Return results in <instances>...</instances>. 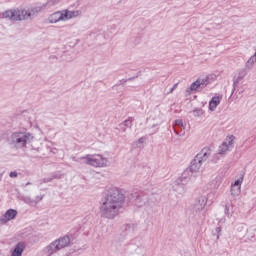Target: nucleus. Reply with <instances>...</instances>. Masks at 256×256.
Returning <instances> with one entry per match:
<instances>
[{
	"label": "nucleus",
	"mask_w": 256,
	"mask_h": 256,
	"mask_svg": "<svg viewBox=\"0 0 256 256\" xmlns=\"http://www.w3.org/2000/svg\"><path fill=\"white\" fill-rule=\"evenodd\" d=\"M219 155H221V154L217 153L214 155V157L212 159L213 163H217V161H219Z\"/></svg>",
	"instance_id": "7c9ffc66"
},
{
	"label": "nucleus",
	"mask_w": 256,
	"mask_h": 256,
	"mask_svg": "<svg viewBox=\"0 0 256 256\" xmlns=\"http://www.w3.org/2000/svg\"><path fill=\"white\" fill-rule=\"evenodd\" d=\"M64 21H69L70 19H75L77 17H81V11L79 10H69V9H64L62 10Z\"/></svg>",
	"instance_id": "ddd939ff"
},
{
	"label": "nucleus",
	"mask_w": 256,
	"mask_h": 256,
	"mask_svg": "<svg viewBox=\"0 0 256 256\" xmlns=\"http://www.w3.org/2000/svg\"><path fill=\"white\" fill-rule=\"evenodd\" d=\"M53 179H59V177H58L57 175H54V176H52V177H50V178H44V179H43V183H51V181H52Z\"/></svg>",
	"instance_id": "a878e982"
},
{
	"label": "nucleus",
	"mask_w": 256,
	"mask_h": 256,
	"mask_svg": "<svg viewBox=\"0 0 256 256\" xmlns=\"http://www.w3.org/2000/svg\"><path fill=\"white\" fill-rule=\"evenodd\" d=\"M256 63V54H254L253 56H251L248 61L245 64V67L251 71V69H253L254 65Z\"/></svg>",
	"instance_id": "6ab92c4d"
},
{
	"label": "nucleus",
	"mask_w": 256,
	"mask_h": 256,
	"mask_svg": "<svg viewBox=\"0 0 256 256\" xmlns=\"http://www.w3.org/2000/svg\"><path fill=\"white\" fill-rule=\"evenodd\" d=\"M201 167H203V164L200 163V161L195 156L194 159L191 161L189 170L191 171V173H199Z\"/></svg>",
	"instance_id": "2eb2a0df"
},
{
	"label": "nucleus",
	"mask_w": 256,
	"mask_h": 256,
	"mask_svg": "<svg viewBox=\"0 0 256 256\" xmlns=\"http://www.w3.org/2000/svg\"><path fill=\"white\" fill-rule=\"evenodd\" d=\"M191 170L188 168L186 170L183 171V173L181 174V176L175 180L174 182V191H178L177 187H180V189L182 191H180L179 193H184L185 192V185L188 184L189 181H191Z\"/></svg>",
	"instance_id": "423d86ee"
},
{
	"label": "nucleus",
	"mask_w": 256,
	"mask_h": 256,
	"mask_svg": "<svg viewBox=\"0 0 256 256\" xmlns=\"http://www.w3.org/2000/svg\"><path fill=\"white\" fill-rule=\"evenodd\" d=\"M206 206H207V197L200 196L196 199L193 209L196 213H198V211H203V209H205Z\"/></svg>",
	"instance_id": "f8f14e48"
},
{
	"label": "nucleus",
	"mask_w": 256,
	"mask_h": 256,
	"mask_svg": "<svg viewBox=\"0 0 256 256\" xmlns=\"http://www.w3.org/2000/svg\"><path fill=\"white\" fill-rule=\"evenodd\" d=\"M125 205V194L118 188H111L100 205L102 219H115Z\"/></svg>",
	"instance_id": "f257e3e1"
},
{
	"label": "nucleus",
	"mask_w": 256,
	"mask_h": 256,
	"mask_svg": "<svg viewBox=\"0 0 256 256\" xmlns=\"http://www.w3.org/2000/svg\"><path fill=\"white\" fill-rule=\"evenodd\" d=\"M243 183V175L240 176L239 179H237L233 184H231L232 186L234 187H240L241 188V185Z\"/></svg>",
	"instance_id": "393cba45"
},
{
	"label": "nucleus",
	"mask_w": 256,
	"mask_h": 256,
	"mask_svg": "<svg viewBox=\"0 0 256 256\" xmlns=\"http://www.w3.org/2000/svg\"><path fill=\"white\" fill-rule=\"evenodd\" d=\"M193 113H194V117H203L205 112L201 108H196L193 110Z\"/></svg>",
	"instance_id": "b1692460"
},
{
	"label": "nucleus",
	"mask_w": 256,
	"mask_h": 256,
	"mask_svg": "<svg viewBox=\"0 0 256 256\" xmlns=\"http://www.w3.org/2000/svg\"><path fill=\"white\" fill-rule=\"evenodd\" d=\"M225 215H229V206H225V210H224Z\"/></svg>",
	"instance_id": "72a5a7b5"
},
{
	"label": "nucleus",
	"mask_w": 256,
	"mask_h": 256,
	"mask_svg": "<svg viewBox=\"0 0 256 256\" xmlns=\"http://www.w3.org/2000/svg\"><path fill=\"white\" fill-rule=\"evenodd\" d=\"M195 157L203 165V163H207V160L211 157V149L205 147Z\"/></svg>",
	"instance_id": "9b49d317"
},
{
	"label": "nucleus",
	"mask_w": 256,
	"mask_h": 256,
	"mask_svg": "<svg viewBox=\"0 0 256 256\" xmlns=\"http://www.w3.org/2000/svg\"><path fill=\"white\" fill-rule=\"evenodd\" d=\"M9 177H11L12 179L17 177V172L16 171L10 172Z\"/></svg>",
	"instance_id": "473e14b6"
},
{
	"label": "nucleus",
	"mask_w": 256,
	"mask_h": 256,
	"mask_svg": "<svg viewBox=\"0 0 256 256\" xmlns=\"http://www.w3.org/2000/svg\"><path fill=\"white\" fill-rule=\"evenodd\" d=\"M235 141V136L231 135L226 138V141L223 142L218 149V155H225L227 151L233 149V142Z\"/></svg>",
	"instance_id": "6e6552de"
},
{
	"label": "nucleus",
	"mask_w": 256,
	"mask_h": 256,
	"mask_svg": "<svg viewBox=\"0 0 256 256\" xmlns=\"http://www.w3.org/2000/svg\"><path fill=\"white\" fill-rule=\"evenodd\" d=\"M175 125L177 127H182L183 129H185V126H183V120H176Z\"/></svg>",
	"instance_id": "c85d7f7f"
},
{
	"label": "nucleus",
	"mask_w": 256,
	"mask_h": 256,
	"mask_svg": "<svg viewBox=\"0 0 256 256\" xmlns=\"http://www.w3.org/2000/svg\"><path fill=\"white\" fill-rule=\"evenodd\" d=\"M72 160H74L76 163H79V160H85L86 165H91L92 167H107L109 163V160L107 158H103L101 155H96L93 157L91 155H86L78 159L73 157Z\"/></svg>",
	"instance_id": "39448f33"
},
{
	"label": "nucleus",
	"mask_w": 256,
	"mask_h": 256,
	"mask_svg": "<svg viewBox=\"0 0 256 256\" xmlns=\"http://www.w3.org/2000/svg\"><path fill=\"white\" fill-rule=\"evenodd\" d=\"M133 121H135V118L133 117H128L126 120H124L119 127H126L128 129H131L133 127Z\"/></svg>",
	"instance_id": "a211bd4d"
},
{
	"label": "nucleus",
	"mask_w": 256,
	"mask_h": 256,
	"mask_svg": "<svg viewBox=\"0 0 256 256\" xmlns=\"http://www.w3.org/2000/svg\"><path fill=\"white\" fill-rule=\"evenodd\" d=\"M61 3V0H48L46 4H44V7H55V5H59Z\"/></svg>",
	"instance_id": "4be33fe9"
},
{
	"label": "nucleus",
	"mask_w": 256,
	"mask_h": 256,
	"mask_svg": "<svg viewBox=\"0 0 256 256\" xmlns=\"http://www.w3.org/2000/svg\"><path fill=\"white\" fill-rule=\"evenodd\" d=\"M215 231H216V233H217L216 239L219 240V238L221 237V231H222L221 226L217 227V228L215 229Z\"/></svg>",
	"instance_id": "bb28decb"
},
{
	"label": "nucleus",
	"mask_w": 256,
	"mask_h": 256,
	"mask_svg": "<svg viewBox=\"0 0 256 256\" xmlns=\"http://www.w3.org/2000/svg\"><path fill=\"white\" fill-rule=\"evenodd\" d=\"M145 139L144 138H139L138 143H144Z\"/></svg>",
	"instance_id": "4c0bfd02"
},
{
	"label": "nucleus",
	"mask_w": 256,
	"mask_h": 256,
	"mask_svg": "<svg viewBox=\"0 0 256 256\" xmlns=\"http://www.w3.org/2000/svg\"><path fill=\"white\" fill-rule=\"evenodd\" d=\"M209 83V77H205L203 79L198 78L195 82H193L189 88L186 89V96L187 95H191V93H193V91H197V89H199V87L201 89H205V87L207 86V84Z\"/></svg>",
	"instance_id": "0eeeda50"
},
{
	"label": "nucleus",
	"mask_w": 256,
	"mask_h": 256,
	"mask_svg": "<svg viewBox=\"0 0 256 256\" xmlns=\"http://www.w3.org/2000/svg\"><path fill=\"white\" fill-rule=\"evenodd\" d=\"M48 23H50L51 25L55 24V23H59L60 21H65L64 20V16H63V10L60 11H56L52 14H50L47 18Z\"/></svg>",
	"instance_id": "9d476101"
},
{
	"label": "nucleus",
	"mask_w": 256,
	"mask_h": 256,
	"mask_svg": "<svg viewBox=\"0 0 256 256\" xmlns=\"http://www.w3.org/2000/svg\"><path fill=\"white\" fill-rule=\"evenodd\" d=\"M27 185H31V182H27V183H26V186H27Z\"/></svg>",
	"instance_id": "ea45409f"
},
{
	"label": "nucleus",
	"mask_w": 256,
	"mask_h": 256,
	"mask_svg": "<svg viewBox=\"0 0 256 256\" xmlns=\"http://www.w3.org/2000/svg\"><path fill=\"white\" fill-rule=\"evenodd\" d=\"M21 201H23L24 203H26V205H35V204H34V200L31 199L29 196H22V197H21Z\"/></svg>",
	"instance_id": "5701e85b"
},
{
	"label": "nucleus",
	"mask_w": 256,
	"mask_h": 256,
	"mask_svg": "<svg viewBox=\"0 0 256 256\" xmlns=\"http://www.w3.org/2000/svg\"><path fill=\"white\" fill-rule=\"evenodd\" d=\"M222 96H214L212 99L209 101V110L210 111H215L217 107L219 106V103H221Z\"/></svg>",
	"instance_id": "dca6fc26"
},
{
	"label": "nucleus",
	"mask_w": 256,
	"mask_h": 256,
	"mask_svg": "<svg viewBox=\"0 0 256 256\" xmlns=\"http://www.w3.org/2000/svg\"><path fill=\"white\" fill-rule=\"evenodd\" d=\"M249 71H250L249 68H247L246 66L245 68H242L238 71V76L233 80L234 89L237 87V85H239L240 81H243V79L247 77V73H249Z\"/></svg>",
	"instance_id": "4468645a"
},
{
	"label": "nucleus",
	"mask_w": 256,
	"mask_h": 256,
	"mask_svg": "<svg viewBox=\"0 0 256 256\" xmlns=\"http://www.w3.org/2000/svg\"><path fill=\"white\" fill-rule=\"evenodd\" d=\"M125 83H127V79L120 80V85H125Z\"/></svg>",
	"instance_id": "e433bc0d"
},
{
	"label": "nucleus",
	"mask_w": 256,
	"mask_h": 256,
	"mask_svg": "<svg viewBox=\"0 0 256 256\" xmlns=\"http://www.w3.org/2000/svg\"><path fill=\"white\" fill-rule=\"evenodd\" d=\"M69 245H71V237L69 235H65L51 242L45 248V251L48 255H53V253H57V251H61V249H65V247H69Z\"/></svg>",
	"instance_id": "20e7f679"
},
{
	"label": "nucleus",
	"mask_w": 256,
	"mask_h": 256,
	"mask_svg": "<svg viewBox=\"0 0 256 256\" xmlns=\"http://www.w3.org/2000/svg\"><path fill=\"white\" fill-rule=\"evenodd\" d=\"M31 139H33V135L26 131H16L13 132L8 137V145L14 147V149H23V147L27 146V143H31Z\"/></svg>",
	"instance_id": "7ed1b4c3"
},
{
	"label": "nucleus",
	"mask_w": 256,
	"mask_h": 256,
	"mask_svg": "<svg viewBox=\"0 0 256 256\" xmlns=\"http://www.w3.org/2000/svg\"><path fill=\"white\" fill-rule=\"evenodd\" d=\"M43 195L40 196H36L35 200H34V205H37V203H40V201H43Z\"/></svg>",
	"instance_id": "cd10ccee"
},
{
	"label": "nucleus",
	"mask_w": 256,
	"mask_h": 256,
	"mask_svg": "<svg viewBox=\"0 0 256 256\" xmlns=\"http://www.w3.org/2000/svg\"><path fill=\"white\" fill-rule=\"evenodd\" d=\"M174 133L175 135H179V132L177 131V128L174 127Z\"/></svg>",
	"instance_id": "58836bf2"
},
{
	"label": "nucleus",
	"mask_w": 256,
	"mask_h": 256,
	"mask_svg": "<svg viewBox=\"0 0 256 256\" xmlns=\"http://www.w3.org/2000/svg\"><path fill=\"white\" fill-rule=\"evenodd\" d=\"M134 201H135V205H138L139 207H141V205H143V204H139V203H141V197L140 196H136V199Z\"/></svg>",
	"instance_id": "c756f323"
},
{
	"label": "nucleus",
	"mask_w": 256,
	"mask_h": 256,
	"mask_svg": "<svg viewBox=\"0 0 256 256\" xmlns=\"http://www.w3.org/2000/svg\"><path fill=\"white\" fill-rule=\"evenodd\" d=\"M120 129H121V131H123V133H125L128 128H126V126H120Z\"/></svg>",
	"instance_id": "f704fd0d"
},
{
	"label": "nucleus",
	"mask_w": 256,
	"mask_h": 256,
	"mask_svg": "<svg viewBox=\"0 0 256 256\" xmlns=\"http://www.w3.org/2000/svg\"><path fill=\"white\" fill-rule=\"evenodd\" d=\"M23 251H25V243L19 242L12 251L11 256H22Z\"/></svg>",
	"instance_id": "f3484780"
},
{
	"label": "nucleus",
	"mask_w": 256,
	"mask_h": 256,
	"mask_svg": "<svg viewBox=\"0 0 256 256\" xmlns=\"http://www.w3.org/2000/svg\"><path fill=\"white\" fill-rule=\"evenodd\" d=\"M178 85H179L178 83L174 84L168 93H173V91H175V89H177Z\"/></svg>",
	"instance_id": "2f4dec72"
},
{
	"label": "nucleus",
	"mask_w": 256,
	"mask_h": 256,
	"mask_svg": "<svg viewBox=\"0 0 256 256\" xmlns=\"http://www.w3.org/2000/svg\"><path fill=\"white\" fill-rule=\"evenodd\" d=\"M255 231H256V230L253 229V228H250V229L247 230L246 237H247V239H248L249 241L255 239Z\"/></svg>",
	"instance_id": "412c9836"
},
{
	"label": "nucleus",
	"mask_w": 256,
	"mask_h": 256,
	"mask_svg": "<svg viewBox=\"0 0 256 256\" xmlns=\"http://www.w3.org/2000/svg\"><path fill=\"white\" fill-rule=\"evenodd\" d=\"M230 193L232 197H239V195H241V187L231 185Z\"/></svg>",
	"instance_id": "aec40b11"
},
{
	"label": "nucleus",
	"mask_w": 256,
	"mask_h": 256,
	"mask_svg": "<svg viewBox=\"0 0 256 256\" xmlns=\"http://www.w3.org/2000/svg\"><path fill=\"white\" fill-rule=\"evenodd\" d=\"M137 77H139V76L130 77V78L126 79V81H133L134 79H137Z\"/></svg>",
	"instance_id": "c9c22d12"
},
{
	"label": "nucleus",
	"mask_w": 256,
	"mask_h": 256,
	"mask_svg": "<svg viewBox=\"0 0 256 256\" xmlns=\"http://www.w3.org/2000/svg\"><path fill=\"white\" fill-rule=\"evenodd\" d=\"M16 217H17V210L9 209L5 212L4 215L0 217V223H2V225H5V223H9V221L15 219Z\"/></svg>",
	"instance_id": "1a4fd4ad"
},
{
	"label": "nucleus",
	"mask_w": 256,
	"mask_h": 256,
	"mask_svg": "<svg viewBox=\"0 0 256 256\" xmlns=\"http://www.w3.org/2000/svg\"><path fill=\"white\" fill-rule=\"evenodd\" d=\"M41 8L35 7L30 10L25 9H11L2 13L3 19H9L10 21H27V19H33L39 15Z\"/></svg>",
	"instance_id": "f03ea898"
}]
</instances>
